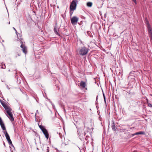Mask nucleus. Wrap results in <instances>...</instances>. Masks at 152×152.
<instances>
[{"label":"nucleus","mask_w":152,"mask_h":152,"mask_svg":"<svg viewBox=\"0 0 152 152\" xmlns=\"http://www.w3.org/2000/svg\"><path fill=\"white\" fill-rule=\"evenodd\" d=\"M12 110V109L10 108L9 109L7 110L6 111L7 114L8 115V117L11 121H14V119L12 113L11 112Z\"/></svg>","instance_id":"20e7f679"},{"label":"nucleus","mask_w":152,"mask_h":152,"mask_svg":"<svg viewBox=\"0 0 152 152\" xmlns=\"http://www.w3.org/2000/svg\"><path fill=\"white\" fill-rule=\"evenodd\" d=\"M78 130H79V133H80V129H78Z\"/></svg>","instance_id":"7c9ffc66"},{"label":"nucleus","mask_w":152,"mask_h":152,"mask_svg":"<svg viewBox=\"0 0 152 152\" xmlns=\"http://www.w3.org/2000/svg\"><path fill=\"white\" fill-rule=\"evenodd\" d=\"M92 3L91 2H88L87 3V5L88 7H91L92 6Z\"/></svg>","instance_id":"f3484780"},{"label":"nucleus","mask_w":152,"mask_h":152,"mask_svg":"<svg viewBox=\"0 0 152 152\" xmlns=\"http://www.w3.org/2000/svg\"><path fill=\"white\" fill-rule=\"evenodd\" d=\"M145 134V132H144L143 131H140L139 132H136L135 133L133 134H132V136H134L136 135H138V134Z\"/></svg>","instance_id":"4468645a"},{"label":"nucleus","mask_w":152,"mask_h":152,"mask_svg":"<svg viewBox=\"0 0 152 152\" xmlns=\"http://www.w3.org/2000/svg\"><path fill=\"white\" fill-rule=\"evenodd\" d=\"M62 16L64 18V17H66V15H63Z\"/></svg>","instance_id":"cd10ccee"},{"label":"nucleus","mask_w":152,"mask_h":152,"mask_svg":"<svg viewBox=\"0 0 152 152\" xmlns=\"http://www.w3.org/2000/svg\"><path fill=\"white\" fill-rule=\"evenodd\" d=\"M20 43H21V45H23V43L22 41H20Z\"/></svg>","instance_id":"393cba45"},{"label":"nucleus","mask_w":152,"mask_h":152,"mask_svg":"<svg viewBox=\"0 0 152 152\" xmlns=\"http://www.w3.org/2000/svg\"><path fill=\"white\" fill-rule=\"evenodd\" d=\"M103 97H104V101L105 102H106L105 97V96L104 95V94H103Z\"/></svg>","instance_id":"4be33fe9"},{"label":"nucleus","mask_w":152,"mask_h":152,"mask_svg":"<svg viewBox=\"0 0 152 152\" xmlns=\"http://www.w3.org/2000/svg\"><path fill=\"white\" fill-rule=\"evenodd\" d=\"M0 124L2 129L4 130V131L6 130V128L4 126V124L2 121L1 119V118H0Z\"/></svg>","instance_id":"9d476101"},{"label":"nucleus","mask_w":152,"mask_h":152,"mask_svg":"<svg viewBox=\"0 0 152 152\" xmlns=\"http://www.w3.org/2000/svg\"><path fill=\"white\" fill-rule=\"evenodd\" d=\"M1 103L3 107L5 108L6 110L9 109L10 108V107L8 106V104L4 102L3 101L1 102Z\"/></svg>","instance_id":"6e6552de"},{"label":"nucleus","mask_w":152,"mask_h":152,"mask_svg":"<svg viewBox=\"0 0 152 152\" xmlns=\"http://www.w3.org/2000/svg\"><path fill=\"white\" fill-rule=\"evenodd\" d=\"M1 68L3 69H5L6 68V66L5 64H2L1 66Z\"/></svg>","instance_id":"6ab92c4d"},{"label":"nucleus","mask_w":152,"mask_h":152,"mask_svg":"<svg viewBox=\"0 0 152 152\" xmlns=\"http://www.w3.org/2000/svg\"><path fill=\"white\" fill-rule=\"evenodd\" d=\"M71 20L72 25H75L77 24L78 21V18L76 16H74L71 18Z\"/></svg>","instance_id":"39448f33"},{"label":"nucleus","mask_w":152,"mask_h":152,"mask_svg":"<svg viewBox=\"0 0 152 152\" xmlns=\"http://www.w3.org/2000/svg\"><path fill=\"white\" fill-rule=\"evenodd\" d=\"M145 23L147 25V28H151V26L149 24V22L148 20V19L146 17L145 18Z\"/></svg>","instance_id":"f8f14e48"},{"label":"nucleus","mask_w":152,"mask_h":152,"mask_svg":"<svg viewBox=\"0 0 152 152\" xmlns=\"http://www.w3.org/2000/svg\"><path fill=\"white\" fill-rule=\"evenodd\" d=\"M20 47L22 48V50L23 52L26 54L27 52V48L25 45H21Z\"/></svg>","instance_id":"0eeeda50"},{"label":"nucleus","mask_w":152,"mask_h":152,"mask_svg":"<svg viewBox=\"0 0 152 152\" xmlns=\"http://www.w3.org/2000/svg\"><path fill=\"white\" fill-rule=\"evenodd\" d=\"M98 99V96H97L96 98V100H97Z\"/></svg>","instance_id":"c756f323"},{"label":"nucleus","mask_w":152,"mask_h":152,"mask_svg":"<svg viewBox=\"0 0 152 152\" xmlns=\"http://www.w3.org/2000/svg\"><path fill=\"white\" fill-rule=\"evenodd\" d=\"M148 33L149 34L150 37H152V28H148Z\"/></svg>","instance_id":"ddd939ff"},{"label":"nucleus","mask_w":152,"mask_h":152,"mask_svg":"<svg viewBox=\"0 0 152 152\" xmlns=\"http://www.w3.org/2000/svg\"><path fill=\"white\" fill-rule=\"evenodd\" d=\"M89 50V49L85 47H82L79 51V53L80 55L84 56L88 53Z\"/></svg>","instance_id":"f03ea898"},{"label":"nucleus","mask_w":152,"mask_h":152,"mask_svg":"<svg viewBox=\"0 0 152 152\" xmlns=\"http://www.w3.org/2000/svg\"><path fill=\"white\" fill-rule=\"evenodd\" d=\"M67 152H68V151H67Z\"/></svg>","instance_id":"f704fd0d"},{"label":"nucleus","mask_w":152,"mask_h":152,"mask_svg":"<svg viewBox=\"0 0 152 152\" xmlns=\"http://www.w3.org/2000/svg\"><path fill=\"white\" fill-rule=\"evenodd\" d=\"M77 2V0H73L71 3L69 7V14L71 17L74 11L76 9Z\"/></svg>","instance_id":"f257e3e1"},{"label":"nucleus","mask_w":152,"mask_h":152,"mask_svg":"<svg viewBox=\"0 0 152 152\" xmlns=\"http://www.w3.org/2000/svg\"><path fill=\"white\" fill-rule=\"evenodd\" d=\"M68 143L67 144H69L70 145H71L72 144V141H71L70 140H69V142H68Z\"/></svg>","instance_id":"412c9836"},{"label":"nucleus","mask_w":152,"mask_h":152,"mask_svg":"<svg viewBox=\"0 0 152 152\" xmlns=\"http://www.w3.org/2000/svg\"><path fill=\"white\" fill-rule=\"evenodd\" d=\"M80 85L83 88H85L86 90H87V88H86V84L85 82L83 81H81L80 83Z\"/></svg>","instance_id":"1a4fd4ad"},{"label":"nucleus","mask_w":152,"mask_h":152,"mask_svg":"<svg viewBox=\"0 0 152 152\" xmlns=\"http://www.w3.org/2000/svg\"><path fill=\"white\" fill-rule=\"evenodd\" d=\"M150 38L151 40V42H152V37H150Z\"/></svg>","instance_id":"c85d7f7f"},{"label":"nucleus","mask_w":152,"mask_h":152,"mask_svg":"<svg viewBox=\"0 0 152 152\" xmlns=\"http://www.w3.org/2000/svg\"><path fill=\"white\" fill-rule=\"evenodd\" d=\"M38 125L39 127L42 130L43 133L45 135L46 138L47 139H48L49 138V134L47 130L45 129V128L42 125H39V124H38Z\"/></svg>","instance_id":"7ed1b4c3"},{"label":"nucleus","mask_w":152,"mask_h":152,"mask_svg":"<svg viewBox=\"0 0 152 152\" xmlns=\"http://www.w3.org/2000/svg\"><path fill=\"white\" fill-rule=\"evenodd\" d=\"M59 28H57L56 26V25L54 27V31L56 34H57L58 35H59V34L58 32V31H59L58 30Z\"/></svg>","instance_id":"9b49d317"},{"label":"nucleus","mask_w":152,"mask_h":152,"mask_svg":"<svg viewBox=\"0 0 152 152\" xmlns=\"http://www.w3.org/2000/svg\"><path fill=\"white\" fill-rule=\"evenodd\" d=\"M125 134L126 136L125 137V139H127L131 137L134 136H132V134H131L128 131H127L125 132Z\"/></svg>","instance_id":"423d86ee"},{"label":"nucleus","mask_w":152,"mask_h":152,"mask_svg":"<svg viewBox=\"0 0 152 152\" xmlns=\"http://www.w3.org/2000/svg\"><path fill=\"white\" fill-rule=\"evenodd\" d=\"M10 145H13L12 142L10 139L7 140Z\"/></svg>","instance_id":"a211bd4d"},{"label":"nucleus","mask_w":152,"mask_h":152,"mask_svg":"<svg viewBox=\"0 0 152 152\" xmlns=\"http://www.w3.org/2000/svg\"><path fill=\"white\" fill-rule=\"evenodd\" d=\"M146 101H147V103H149L148 102V99H146Z\"/></svg>","instance_id":"a878e982"},{"label":"nucleus","mask_w":152,"mask_h":152,"mask_svg":"<svg viewBox=\"0 0 152 152\" xmlns=\"http://www.w3.org/2000/svg\"><path fill=\"white\" fill-rule=\"evenodd\" d=\"M132 1L134 2V3H135L136 4H137V1L136 0H132Z\"/></svg>","instance_id":"b1692460"},{"label":"nucleus","mask_w":152,"mask_h":152,"mask_svg":"<svg viewBox=\"0 0 152 152\" xmlns=\"http://www.w3.org/2000/svg\"><path fill=\"white\" fill-rule=\"evenodd\" d=\"M64 130L65 132V127L64 126Z\"/></svg>","instance_id":"bb28decb"},{"label":"nucleus","mask_w":152,"mask_h":152,"mask_svg":"<svg viewBox=\"0 0 152 152\" xmlns=\"http://www.w3.org/2000/svg\"><path fill=\"white\" fill-rule=\"evenodd\" d=\"M135 152V151H134V152Z\"/></svg>","instance_id":"72a5a7b5"},{"label":"nucleus","mask_w":152,"mask_h":152,"mask_svg":"<svg viewBox=\"0 0 152 152\" xmlns=\"http://www.w3.org/2000/svg\"><path fill=\"white\" fill-rule=\"evenodd\" d=\"M148 106L150 107H152V104L150 103H148Z\"/></svg>","instance_id":"aec40b11"},{"label":"nucleus","mask_w":152,"mask_h":152,"mask_svg":"<svg viewBox=\"0 0 152 152\" xmlns=\"http://www.w3.org/2000/svg\"><path fill=\"white\" fill-rule=\"evenodd\" d=\"M13 28L15 31L16 33V34L17 35V33H18V32H17L16 29L14 28Z\"/></svg>","instance_id":"5701e85b"},{"label":"nucleus","mask_w":152,"mask_h":152,"mask_svg":"<svg viewBox=\"0 0 152 152\" xmlns=\"http://www.w3.org/2000/svg\"><path fill=\"white\" fill-rule=\"evenodd\" d=\"M85 134V132H84V133Z\"/></svg>","instance_id":"473e14b6"},{"label":"nucleus","mask_w":152,"mask_h":152,"mask_svg":"<svg viewBox=\"0 0 152 152\" xmlns=\"http://www.w3.org/2000/svg\"><path fill=\"white\" fill-rule=\"evenodd\" d=\"M8 71H9V72H10V69H9V70H8Z\"/></svg>","instance_id":"2f4dec72"},{"label":"nucleus","mask_w":152,"mask_h":152,"mask_svg":"<svg viewBox=\"0 0 152 152\" xmlns=\"http://www.w3.org/2000/svg\"><path fill=\"white\" fill-rule=\"evenodd\" d=\"M111 127L112 130L113 131H116L117 129L115 126V123L114 122H113L112 123V125Z\"/></svg>","instance_id":"dca6fc26"},{"label":"nucleus","mask_w":152,"mask_h":152,"mask_svg":"<svg viewBox=\"0 0 152 152\" xmlns=\"http://www.w3.org/2000/svg\"><path fill=\"white\" fill-rule=\"evenodd\" d=\"M4 133L5 134V137H6V138L7 140L10 139V137L9 136V135L8 134V133H7L6 130H5L4 131Z\"/></svg>","instance_id":"2eb2a0df"}]
</instances>
